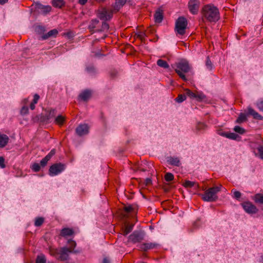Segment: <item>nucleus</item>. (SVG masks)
Returning <instances> with one entry per match:
<instances>
[{"mask_svg":"<svg viewBox=\"0 0 263 263\" xmlns=\"http://www.w3.org/2000/svg\"><path fill=\"white\" fill-rule=\"evenodd\" d=\"M241 205L246 212L248 214H256L258 212V209L256 206L250 202H245Z\"/></svg>","mask_w":263,"mask_h":263,"instance_id":"9d476101","label":"nucleus"},{"mask_svg":"<svg viewBox=\"0 0 263 263\" xmlns=\"http://www.w3.org/2000/svg\"><path fill=\"white\" fill-rule=\"evenodd\" d=\"M101 24V28H99L98 29H97V31H104L105 30H108V29L109 28L108 24L104 21V19L102 20Z\"/></svg>","mask_w":263,"mask_h":263,"instance_id":"cd10ccee","label":"nucleus"},{"mask_svg":"<svg viewBox=\"0 0 263 263\" xmlns=\"http://www.w3.org/2000/svg\"><path fill=\"white\" fill-rule=\"evenodd\" d=\"M108 19H106V20H109L110 17H108Z\"/></svg>","mask_w":263,"mask_h":263,"instance_id":"774afa93","label":"nucleus"},{"mask_svg":"<svg viewBox=\"0 0 263 263\" xmlns=\"http://www.w3.org/2000/svg\"><path fill=\"white\" fill-rule=\"evenodd\" d=\"M234 130L235 132L239 133L240 134H243L245 132V129L243 128H242L239 126H235L234 128Z\"/></svg>","mask_w":263,"mask_h":263,"instance_id":"a19ab883","label":"nucleus"},{"mask_svg":"<svg viewBox=\"0 0 263 263\" xmlns=\"http://www.w3.org/2000/svg\"><path fill=\"white\" fill-rule=\"evenodd\" d=\"M28 101V98H25L23 100L22 103H24V104H26L27 103Z\"/></svg>","mask_w":263,"mask_h":263,"instance_id":"680f3d73","label":"nucleus"},{"mask_svg":"<svg viewBox=\"0 0 263 263\" xmlns=\"http://www.w3.org/2000/svg\"><path fill=\"white\" fill-rule=\"evenodd\" d=\"M40 165L38 163H34L31 166L32 170L35 172H39L40 170Z\"/></svg>","mask_w":263,"mask_h":263,"instance_id":"c03bdc74","label":"nucleus"},{"mask_svg":"<svg viewBox=\"0 0 263 263\" xmlns=\"http://www.w3.org/2000/svg\"><path fill=\"white\" fill-rule=\"evenodd\" d=\"M46 114L45 116L42 117L41 120L43 122H48L49 120L53 118L56 114L55 109H52L49 110H47Z\"/></svg>","mask_w":263,"mask_h":263,"instance_id":"4468645a","label":"nucleus"},{"mask_svg":"<svg viewBox=\"0 0 263 263\" xmlns=\"http://www.w3.org/2000/svg\"><path fill=\"white\" fill-rule=\"evenodd\" d=\"M248 115H252L253 118L255 119L262 120V117L258 112L254 110L251 107H249L248 108Z\"/></svg>","mask_w":263,"mask_h":263,"instance_id":"aec40b11","label":"nucleus"},{"mask_svg":"<svg viewBox=\"0 0 263 263\" xmlns=\"http://www.w3.org/2000/svg\"><path fill=\"white\" fill-rule=\"evenodd\" d=\"M183 185L184 187L186 188H191L192 187H196L197 189L199 187L198 184L195 181H191L189 180H186L183 184Z\"/></svg>","mask_w":263,"mask_h":263,"instance_id":"4be33fe9","label":"nucleus"},{"mask_svg":"<svg viewBox=\"0 0 263 263\" xmlns=\"http://www.w3.org/2000/svg\"><path fill=\"white\" fill-rule=\"evenodd\" d=\"M89 127L87 124H80L76 129L77 134L79 136L87 135L89 133Z\"/></svg>","mask_w":263,"mask_h":263,"instance_id":"f8f14e48","label":"nucleus"},{"mask_svg":"<svg viewBox=\"0 0 263 263\" xmlns=\"http://www.w3.org/2000/svg\"><path fill=\"white\" fill-rule=\"evenodd\" d=\"M222 185L209 188L201 195L202 199L207 202H213L218 199L217 194L220 191Z\"/></svg>","mask_w":263,"mask_h":263,"instance_id":"7ed1b4c3","label":"nucleus"},{"mask_svg":"<svg viewBox=\"0 0 263 263\" xmlns=\"http://www.w3.org/2000/svg\"><path fill=\"white\" fill-rule=\"evenodd\" d=\"M8 2V0H0V4L3 5L6 3Z\"/></svg>","mask_w":263,"mask_h":263,"instance_id":"e2e57ef3","label":"nucleus"},{"mask_svg":"<svg viewBox=\"0 0 263 263\" xmlns=\"http://www.w3.org/2000/svg\"><path fill=\"white\" fill-rule=\"evenodd\" d=\"M101 25V22L98 18H95L92 21V23L90 25V27L92 28H96V30L100 27Z\"/></svg>","mask_w":263,"mask_h":263,"instance_id":"bb28decb","label":"nucleus"},{"mask_svg":"<svg viewBox=\"0 0 263 263\" xmlns=\"http://www.w3.org/2000/svg\"><path fill=\"white\" fill-rule=\"evenodd\" d=\"M58 33L59 31L57 29H52L49 31L48 33L43 34L42 36V39L45 40L50 37H55L57 36Z\"/></svg>","mask_w":263,"mask_h":263,"instance_id":"dca6fc26","label":"nucleus"},{"mask_svg":"<svg viewBox=\"0 0 263 263\" xmlns=\"http://www.w3.org/2000/svg\"><path fill=\"white\" fill-rule=\"evenodd\" d=\"M206 66L207 68H208L210 70H211L212 69V63L210 60L209 57H207L206 60Z\"/></svg>","mask_w":263,"mask_h":263,"instance_id":"49530a36","label":"nucleus"},{"mask_svg":"<svg viewBox=\"0 0 263 263\" xmlns=\"http://www.w3.org/2000/svg\"><path fill=\"white\" fill-rule=\"evenodd\" d=\"M55 151L54 149H52L49 153L46 156V158L49 160L55 154Z\"/></svg>","mask_w":263,"mask_h":263,"instance_id":"3c124183","label":"nucleus"},{"mask_svg":"<svg viewBox=\"0 0 263 263\" xmlns=\"http://www.w3.org/2000/svg\"><path fill=\"white\" fill-rule=\"evenodd\" d=\"M164 15V10L162 7L158 8L155 11L154 16H163Z\"/></svg>","mask_w":263,"mask_h":263,"instance_id":"473e14b6","label":"nucleus"},{"mask_svg":"<svg viewBox=\"0 0 263 263\" xmlns=\"http://www.w3.org/2000/svg\"><path fill=\"white\" fill-rule=\"evenodd\" d=\"M227 134H228V133H226V132H221L219 133V135L223 136V137H225L227 138Z\"/></svg>","mask_w":263,"mask_h":263,"instance_id":"052dcab7","label":"nucleus"},{"mask_svg":"<svg viewBox=\"0 0 263 263\" xmlns=\"http://www.w3.org/2000/svg\"><path fill=\"white\" fill-rule=\"evenodd\" d=\"M136 209V207L134 205H129L124 208V210L127 212H130L134 211Z\"/></svg>","mask_w":263,"mask_h":263,"instance_id":"a18cd8bd","label":"nucleus"},{"mask_svg":"<svg viewBox=\"0 0 263 263\" xmlns=\"http://www.w3.org/2000/svg\"><path fill=\"white\" fill-rule=\"evenodd\" d=\"M145 233L143 231H135L128 237L129 241L133 242H139L144 239Z\"/></svg>","mask_w":263,"mask_h":263,"instance_id":"0eeeda50","label":"nucleus"},{"mask_svg":"<svg viewBox=\"0 0 263 263\" xmlns=\"http://www.w3.org/2000/svg\"><path fill=\"white\" fill-rule=\"evenodd\" d=\"M97 1L99 2H103L105 1V0H97Z\"/></svg>","mask_w":263,"mask_h":263,"instance_id":"69168bd1","label":"nucleus"},{"mask_svg":"<svg viewBox=\"0 0 263 263\" xmlns=\"http://www.w3.org/2000/svg\"><path fill=\"white\" fill-rule=\"evenodd\" d=\"M127 0H116L113 5V11L118 12L126 3Z\"/></svg>","mask_w":263,"mask_h":263,"instance_id":"2eb2a0df","label":"nucleus"},{"mask_svg":"<svg viewBox=\"0 0 263 263\" xmlns=\"http://www.w3.org/2000/svg\"><path fill=\"white\" fill-rule=\"evenodd\" d=\"M218 21V17H201L199 20L200 23L202 22L205 24L209 23H216Z\"/></svg>","mask_w":263,"mask_h":263,"instance_id":"5701e85b","label":"nucleus"},{"mask_svg":"<svg viewBox=\"0 0 263 263\" xmlns=\"http://www.w3.org/2000/svg\"><path fill=\"white\" fill-rule=\"evenodd\" d=\"M88 0H79V3L81 5H84L86 4Z\"/></svg>","mask_w":263,"mask_h":263,"instance_id":"4d7b16f0","label":"nucleus"},{"mask_svg":"<svg viewBox=\"0 0 263 263\" xmlns=\"http://www.w3.org/2000/svg\"><path fill=\"white\" fill-rule=\"evenodd\" d=\"M134 225L133 224H127L125 226L124 231H123V234L124 235H126L128 233H129L133 229Z\"/></svg>","mask_w":263,"mask_h":263,"instance_id":"c756f323","label":"nucleus"},{"mask_svg":"<svg viewBox=\"0 0 263 263\" xmlns=\"http://www.w3.org/2000/svg\"><path fill=\"white\" fill-rule=\"evenodd\" d=\"M174 178V175L171 173H167L165 175V179L166 181H172Z\"/></svg>","mask_w":263,"mask_h":263,"instance_id":"37998d69","label":"nucleus"},{"mask_svg":"<svg viewBox=\"0 0 263 263\" xmlns=\"http://www.w3.org/2000/svg\"><path fill=\"white\" fill-rule=\"evenodd\" d=\"M46 259L44 255H40L37 256L35 263H46Z\"/></svg>","mask_w":263,"mask_h":263,"instance_id":"2f4dec72","label":"nucleus"},{"mask_svg":"<svg viewBox=\"0 0 263 263\" xmlns=\"http://www.w3.org/2000/svg\"><path fill=\"white\" fill-rule=\"evenodd\" d=\"M256 106L260 110L263 111V101L259 100L256 102Z\"/></svg>","mask_w":263,"mask_h":263,"instance_id":"de8ad7c7","label":"nucleus"},{"mask_svg":"<svg viewBox=\"0 0 263 263\" xmlns=\"http://www.w3.org/2000/svg\"><path fill=\"white\" fill-rule=\"evenodd\" d=\"M87 71L90 74H92L95 72V68L93 66L88 67L86 68Z\"/></svg>","mask_w":263,"mask_h":263,"instance_id":"603ef678","label":"nucleus"},{"mask_svg":"<svg viewBox=\"0 0 263 263\" xmlns=\"http://www.w3.org/2000/svg\"><path fill=\"white\" fill-rule=\"evenodd\" d=\"M186 95L191 99H196L197 101H202L205 98V96L202 92L194 93L188 89L185 90Z\"/></svg>","mask_w":263,"mask_h":263,"instance_id":"9b49d317","label":"nucleus"},{"mask_svg":"<svg viewBox=\"0 0 263 263\" xmlns=\"http://www.w3.org/2000/svg\"><path fill=\"white\" fill-rule=\"evenodd\" d=\"M31 10L43 15H47L51 11L52 8L49 5H44L39 2H35L31 5Z\"/></svg>","mask_w":263,"mask_h":263,"instance_id":"39448f33","label":"nucleus"},{"mask_svg":"<svg viewBox=\"0 0 263 263\" xmlns=\"http://www.w3.org/2000/svg\"><path fill=\"white\" fill-rule=\"evenodd\" d=\"M91 96V92L86 90L82 92L79 96L80 98L83 101H87Z\"/></svg>","mask_w":263,"mask_h":263,"instance_id":"b1692460","label":"nucleus"},{"mask_svg":"<svg viewBox=\"0 0 263 263\" xmlns=\"http://www.w3.org/2000/svg\"><path fill=\"white\" fill-rule=\"evenodd\" d=\"M157 65L162 68H168L169 67V65L167 63L163 60L159 59L157 62Z\"/></svg>","mask_w":263,"mask_h":263,"instance_id":"c85d7f7f","label":"nucleus"},{"mask_svg":"<svg viewBox=\"0 0 263 263\" xmlns=\"http://www.w3.org/2000/svg\"><path fill=\"white\" fill-rule=\"evenodd\" d=\"M103 263H110V261L107 258L105 257L103 260Z\"/></svg>","mask_w":263,"mask_h":263,"instance_id":"bf43d9fd","label":"nucleus"},{"mask_svg":"<svg viewBox=\"0 0 263 263\" xmlns=\"http://www.w3.org/2000/svg\"><path fill=\"white\" fill-rule=\"evenodd\" d=\"M247 120V116L243 113H241L238 118L236 120V122L238 123H241Z\"/></svg>","mask_w":263,"mask_h":263,"instance_id":"7c9ffc66","label":"nucleus"},{"mask_svg":"<svg viewBox=\"0 0 263 263\" xmlns=\"http://www.w3.org/2000/svg\"><path fill=\"white\" fill-rule=\"evenodd\" d=\"M137 37L142 40L145 36V33L144 32H139L136 33Z\"/></svg>","mask_w":263,"mask_h":263,"instance_id":"09e8293b","label":"nucleus"},{"mask_svg":"<svg viewBox=\"0 0 263 263\" xmlns=\"http://www.w3.org/2000/svg\"><path fill=\"white\" fill-rule=\"evenodd\" d=\"M49 160L46 158V157H44L40 162V165L44 167L45 166L46 164L47 163Z\"/></svg>","mask_w":263,"mask_h":263,"instance_id":"8fccbe9b","label":"nucleus"},{"mask_svg":"<svg viewBox=\"0 0 263 263\" xmlns=\"http://www.w3.org/2000/svg\"><path fill=\"white\" fill-rule=\"evenodd\" d=\"M33 27L34 31L39 34L44 33L46 30L45 27L40 24H35Z\"/></svg>","mask_w":263,"mask_h":263,"instance_id":"6ab92c4d","label":"nucleus"},{"mask_svg":"<svg viewBox=\"0 0 263 263\" xmlns=\"http://www.w3.org/2000/svg\"><path fill=\"white\" fill-rule=\"evenodd\" d=\"M39 99L40 96L37 94H35L33 96V102H34V103H37Z\"/></svg>","mask_w":263,"mask_h":263,"instance_id":"5fc2aeb1","label":"nucleus"},{"mask_svg":"<svg viewBox=\"0 0 263 263\" xmlns=\"http://www.w3.org/2000/svg\"><path fill=\"white\" fill-rule=\"evenodd\" d=\"M238 137V136L233 133H228V134H227V138L230 139L236 140Z\"/></svg>","mask_w":263,"mask_h":263,"instance_id":"4c0bfd02","label":"nucleus"},{"mask_svg":"<svg viewBox=\"0 0 263 263\" xmlns=\"http://www.w3.org/2000/svg\"><path fill=\"white\" fill-rule=\"evenodd\" d=\"M206 128V125L203 123H198L196 125V129L198 131L204 130Z\"/></svg>","mask_w":263,"mask_h":263,"instance_id":"79ce46f5","label":"nucleus"},{"mask_svg":"<svg viewBox=\"0 0 263 263\" xmlns=\"http://www.w3.org/2000/svg\"><path fill=\"white\" fill-rule=\"evenodd\" d=\"M65 169V165L61 163H55L51 165L49 168V175L55 176L61 173Z\"/></svg>","mask_w":263,"mask_h":263,"instance_id":"6e6552de","label":"nucleus"},{"mask_svg":"<svg viewBox=\"0 0 263 263\" xmlns=\"http://www.w3.org/2000/svg\"><path fill=\"white\" fill-rule=\"evenodd\" d=\"M74 232L72 229L70 228H64L61 230V235L66 237L73 235Z\"/></svg>","mask_w":263,"mask_h":263,"instance_id":"412c9836","label":"nucleus"},{"mask_svg":"<svg viewBox=\"0 0 263 263\" xmlns=\"http://www.w3.org/2000/svg\"><path fill=\"white\" fill-rule=\"evenodd\" d=\"M52 5L55 8H61L65 5L64 0H52Z\"/></svg>","mask_w":263,"mask_h":263,"instance_id":"393cba45","label":"nucleus"},{"mask_svg":"<svg viewBox=\"0 0 263 263\" xmlns=\"http://www.w3.org/2000/svg\"><path fill=\"white\" fill-rule=\"evenodd\" d=\"M188 22L186 17H178L175 21V32L177 35H183L187 29Z\"/></svg>","mask_w":263,"mask_h":263,"instance_id":"20e7f679","label":"nucleus"},{"mask_svg":"<svg viewBox=\"0 0 263 263\" xmlns=\"http://www.w3.org/2000/svg\"><path fill=\"white\" fill-rule=\"evenodd\" d=\"M29 109L28 107L26 106H24L22 107L20 113L22 115L24 116L28 114Z\"/></svg>","mask_w":263,"mask_h":263,"instance_id":"ea45409f","label":"nucleus"},{"mask_svg":"<svg viewBox=\"0 0 263 263\" xmlns=\"http://www.w3.org/2000/svg\"><path fill=\"white\" fill-rule=\"evenodd\" d=\"M253 199L256 203L263 204V194L259 193L256 194Z\"/></svg>","mask_w":263,"mask_h":263,"instance_id":"a878e982","label":"nucleus"},{"mask_svg":"<svg viewBox=\"0 0 263 263\" xmlns=\"http://www.w3.org/2000/svg\"><path fill=\"white\" fill-rule=\"evenodd\" d=\"M186 99V96L185 95H179L175 100L178 103H181Z\"/></svg>","mask_w":263,"mask_h":263,"instance_id":"c9c22d12","label":"nucleus"},{"mask_svg":"<svg viewBox=\"0 0 263 263\" xmlns=\"http://www.w3.org/2000/svg\"><path fill=\"white\" fill-rule=\"evenodd\" d=\"M232 192L233 193L234 197L235 198H236V199L238 200L240 198V197L241 196V194L240 192L237 191L235 189H232Z\"/></svg>","mask_w":263,"mask_h":263,"instance_id":"58836bf2","label":"nucleus"},{"mask_svg":"<svg viewBox=\"0 0 263 263\" xmlns=\"http://www.w3.org/2000/svg\"><path fill=\"white\" fill-rule=\"evenodd\" d=\"M159 244L156 242L143 243L139 246V248L143 251H147L148 250L157 248Z\"/></svg>","mask_w":263,"mask_h":263,"instance_id":"ddd939ff","label":"nucleus"},{"mask_svg":"<svg viewBox=\"0 0 263 263\" xmlns=\"http://www.w3.org/2000/svg\"><path fill=\"white\" fill-rule=\"evenodd\" d=\"M167 162L172 165L179 166L180 164V160L178 157H168L167 158Z\"/></svg>","mask_w":263,"mask_h":263,"instance_id":"f3484780","label":"nucleus"},{"mask_svg":"<svg viewBox=\"0 0 263 263\" xmlns=\"http://www.w3.org/2000/svg\"><path fill=\"white\" fill-rule=\"evenodd\" d=\"M67 243L69 245V247L62 248L58 253L59 255L58 259L62 261L68 260L70 253H77V251L74 250V248L76 246V242L72 240L69 239Z\"/></svg>","mask_w":263,"mask_h":263,"instance_id":"f03ea898","label":"nucleus"},{"mask_svg":"<svg viewBox=\"0 0 263 263\" xmlns=\"http://www.w3.org/2000/svg\"><path fill=\"white\" fill-rule=\"evenodd\" d=\"M104 17H100V20H102V18H104Z\"/></svg>","mask_w":263,"mask_h":263,"instance_id":"338daca9","label":"nucleus"},{"mask_svg":"<svg viewBox=\"0 0 263 263\" xmlns=\"http://www.w3.org/2000/svg\"><path fill=\"white\" fill-rule=\"evenodd\" d=\"M44 222V219L42 217H39L37 218L34 222V225L36 227H40L41 226Z\"/></svg>","mask_w":263,"mask_h":263,"instance_id":"e433bc0d","label":"nucleus"},{"mask_svg":"<svg viewBox=\"0 0 263 263\" xmlns=\"http://www.w3.org/2000/svg\"><path fill=\"white\" fill-rule=\"evenodd\" d=\"M174 69L176 72L183 80L187 81L185 73L189 72L191 69L188 62L185 60H181L175 64Z\"/></svg>","mask_w":263,"mask_h":263,"instance_id":"f257e3e1","label":"nucleus"},{"mask_svg":"<svg viewBox=\"0 0 263 263\" xmlns=\"http://www.w3.org/2000/svg\"><path fill=\"white\" fill-rule=\"evenodd\" d=\"M258 151L257 154H255L256 156L259 157L261 159L263 160V146L260 145L257 148Z\"/></svg>","mask_w":263,"mask_h":263,"instance_id":"72a5a7b5","label":"nucleus"},{"mask_svg":"<svg viewBox=\"0 0 263 263\" xmlns=\"http://www.w3.org/2000/svg\"><path fill=\"white\" fill-rule=\"evenodd\" d=\"M64 120L65 119L64 117L61 115H59L55 118V122L59 125H62L63 123Z\"/></svg>","mask_w":263,"mask_h":263,"instance_id":"f704fd0d","label":"nucleus"},{"mask_svg":"<svg viewBox=\"0 0 263 263\" xmlns=\"http://www.w3.org/2000/svg\"><path fill=\"white\" fill-rule=\"evenodd\" d=\"M163 17H155V23L160 24L162 22Z\"/></svg>","mask_w":263,"mask_h":263,"instance_id":"6e6d98bb","label":"nucleus"},{"mask_svg":"<svg viewBox=\"0 0 263 263\" xmlns=\"http://www.w3.org/2000/svg\"><path fill=\"white\" fill-rule=\"evenodd\" d=\"M56 252H57L56 251H54L52 250H50V253L51 255H54V254Z\"/></svg>","mask_w":263,"mask_h":263,"instance_id":"0e129e2a","label":"nucleus"},{"mask_svg":"<svg viewBox=\"0 0 263 263\" xmlns=\"http://www.w3.org/2000/svg\"><path fill=\"white\" fill-rule=\"evenodd\" d=\"M4 162V158L3 157H0V167L1 168H4L5 167Z\"/></svg>","mask_w":263,"mask_h":263,"instance_id":"864d4df0","label":"nucleus"},{"mask_svg":"<svg viewBox=\"0 0 263 263\" xmlns=\"http://www.w3.org/2000/svg\"><path fill=\"white\" fill-rule=\"evenodd\" d=\"M9 140V138L7 135L0 133V148L4 147L8 144Z\"/></svg>","mask_w":263,"mask_h":263,"instance_id":"a211bd4d","label":"nucleus"},{"mask_svg":"<svg viewBox=\"0 0 263 263\" xmlns=\"http://www.w3.org/2000/svg\"><path fill=\"white\" fill-rule=\"evenodd\" d=\"M35 104L36 103H34L33 102L30 104V107L31 110H33L35 108Z\"/></svg>","mask_w":263,"mask_h":263,"instance_id":"13d9d810","label":"nucleus"},{"mask_svg":"<svg viewBox=\"0 0 263 263\" xmlns=\"http://www.w3.org/2000/svg\"><path fill=\"white\" fill-rule=\"evenodd\" d=\"M203 16H216L219 15L218 9L213 4L204 5L202 9Z\"/></svg>","mask_w":263,"mask_h":263,"instance_id":"423d86ee","label":"nucleus"},{"mask_svg":"<svg viewBox=\"0 0 263 263\" xmlns=\"http://www.w3.org/2000/svg\"><path fill=\"white\" fill-rule=\"evenodd\" d=\"M200 2L199 0H190L188 2V8L189 11L193 15L197 14Z\"/></svg>","mask_w":263,"mask_h":263,"instance_id":"1a4fd4ad","label":"nucleus"}]
</instances>
